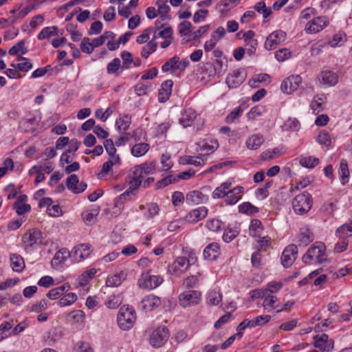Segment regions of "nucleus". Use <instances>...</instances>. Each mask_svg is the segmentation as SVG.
Wrapping results in <instances>:
<instances>
[{
    "instance_id": "f257e3e1",
    "label": "nucleus",
    "mask_w": 352,
    "mask_h": 352,
    "mask_svg": "<svg viewBox=\"0 0 352 352\" xmlns=\"http://www.w3.org/2000/svg\"><path fill=\"white\" fill-rule=\"evenodd\" d=\"M156 163L154 161L145 162L140 165L133 166L129 173V188L124 193L120 195V198L125 199L133 190H136L142 184L143 174H153L155 171Z\"/></svg>"
},
{
    "instance_id": "f03ea898",
    "label": "nucleus",
    "mask_w": 352,
    "mask_h": 352,
    "mask_svg": "<svg viewBox=\"0 0 352 352\" xmlns=\"http://www.w3.org/2000/svg\"><path fill=\"white\" fill-rule=\"evenodd\" d=\"M326 247L320 242L315 243L308 249L302 256V261L306 264L322 263L327 261Z\"/></svg>"
},
{
    "instance_id": "7ed1b4c3",
    "label": "nucleus",
    "mask_w": 352,
    "mask_h": 352,
    "mask_svg": "<svg viewBox=\"0 0 352 352\" xmlns=\"http://www.w3.org/2000/svg\"><path fill=\"white\" fill-rule=\"evenodd\" d=\"M136 319L135 310L132 307L122 306L118 315V324L123 330L131 329Z\"/></svg>"
},
{
    "instance_id": "20e7f679",
    "label": "nucleus",
    "mask_w": 352,
    "mask_h": 352,
    "mask_svg": "<svg viewBox=\"0 0 352 352\" xmlns=\"http://www.w3.org/2000/svg\"><path fill=\"white\" fill-rule=\"evenodd\" d=\"M312 206V199L310 194L303 192L297 195L292 200V208L298 214L307 213Z\"/></svg>"
},
{
    "instance_id": "39448f33",
    "label": "nucleus",
    "mask_w": 352,
    "mask_h": 352,
    "mask_svg": "<svg viewBox=\"0 0 352 352\" xmlns=\"http://www.w3.org/2000/svg\"><path fill=\"white\" fill-rule=\"evenodd\" d=\"M164 281L160 275H152L149 272L142 273L138 279V286L142 289H153L160 286Z\"/></svg>"
},
{
    "instance_id": "423d86ee",
    "label": "nucleus",
    "mask_w": 352,
    "mask_h": 352,
    "mask_svg": "<svg viewBox=\"0 0 352 352\" xmlns=\"http://www.w3.org/2000/svg\"><path fill=\"white\" fill-rule=\"evenodd\" d=\"M329 23V21L327 16H315L306 23L305 31L307 34H316L325 28Z\"/></svg>"
},
{
    "instance_id": "0eeeda50",
    "label": "nucleus",
    "mask_w": 352,
    "mask_h": 352,
    "mask_svg": "<svg viewBox=\"0 0 352 352\" xmlns=\"http://www.w3.org/2000/svg\"><path fill=\"white\" fill-rule=\"evenodd\" d=\"M41 242L42 234L38 230H31L23 236V243L26 251L36 248Z\"/></svg>"
},
{
    "instance_id": "6e6552de",
    "label": "nucleus",
    "mask_w": 352,
    "mask_h": 352,
    "mask_svg": "<svg viewBox=\"0 0 352 352\" xmlns=\"http://www.w3.org/2000/svg\"><path fill=\"white\" fill-rule=\"evenodd\" d=\"M179 121L184 127L190 126L195 123L197 127L199 128L204 124V119L199 116L196 111L192 109H186L182 113Z\"/></svg>"
},
{
    "instance_id": "1a4fd4ad",
    "label": "nucleus",
    "mask_w": 352,
    "mask_h": 352,
    "mask_svg": "<svg viewBox=\"0 0 352 352\" xmlns=\"http://www.w3.org/2000/svg\"><path fill=\"white\" fill-rule=\"evenodd\" d=\"M201 292L196 290L184 292L179 296V304L183 307H187L197 305L201 300Z\"/></svg>"
},
{
    "instance_id": "9d476101",
    "label": "nucleus",
    "mask_w": 352,
    "mask_h": 352,
    "mask_svg": "<svg viewBox=\"0 0 352 352\" xmlns=\"http://www.w3.org/2000/svg\"><path fill=\"white\" fill-rule=\"evenodd\" d=\"M286 33L282 30H276L268 35L264 46L267 50H274L286 39Z\"/></svg>"
},
{
    "instance_id": "9b49d317",
    "label": "nucleus",
    "mask_w": 352,
    "mask_h": 352,
    "mask_svg": "<svg viewBox=\"0 0 352 352\" xmlns=\"http://www.w3.org/2000/svg\"><path fill=\"white\" fill-rule=\"evenodd\" d=\"M168 331L164 327L155 329L150 336V344L154 347H160L168 338Z\"/></svg>"
},
{
    "instance_id": "f8f14e48",
    "label": "nucleus",
    "mask_w": 352,
    "mask_h": 352,
    "mask_svg": "<svg viewBox=\"0 0 352 352\" xmlns=\"http://www.w3.org/2000/svg\"><path fill=\"white\" fill-rule=\"evenodd\" d=\"M92 252L91 245L82 243L75 246L71 252L72 256L77 262L82 261L88 258Z\"/></svg>"
},
{
    "instance_id": "ddd939ff",
    "label": "nucleus",
    "mask_w": 352,
    "mask_h": 352,
    "mask_svg": "<svg viewBox=\"0 0 352 352\" xmlns=\"http://www.w3.org/2000/svg\"><path fill=\"white\" fill-rule=\"evenodd\" d=\"M301 82L302 78L300 76H291L282 82L280 86L281 91L285 94H291L297 90Z\"/></svg>"
},
{
    "instance_id": "4468645a",
    "label": "nucleus",
    "mask_w": 352,
    "mask_h": 352,
    "mask_svg": "<svg viewBox=\"0 0 352 352\" xmlns=\"http://www.w3.org/2000/svg\"><path fill=\"white\" fill-rule=\"evenodd\" d=\"M189 265V261L186 257H179L168 266V271L170 274L179 276L188 270Z\"/></svg>"
},
{
    "instance_id": "2eb2a0df",
    "label": "nucleus",
    "mask_w": 352,
    "mask_h": 352,
    "mask_svg": "<svg viewBox=\"0 0 352 352\" xmlns=\"http://www.w3.org/2000/svg\"><path fill=\"white\" fill-rule=\"evenodd\" d=\"M298 253L297 246L296 245H288L283 252L281 256V263L285 267L292 265L296 260Z\"/></svg>"
},
{
    "instance_id": "dca6fc26",
    "label": "nucleus",
    "mask_w": 352,
    "mask_h": 352,
    "mask_svg": "<svg viewBox=\"0 0 352 352\" xmlns=\"http://www.w3.org/2000/svg\"><path fill=\"white\" fill-rule=\"evenodd\" d=\"M314 346L319 349V352H329L333 348V342L329 340L328 336L324 333L314 337Z\"/></svg>"
},
{
    "instance_id": "f3484780",
    "label": "nucleus",
    "mask_w": 352,
    "mask_h": 352,
    "mask_svg": "<svg viewBox=\"0 0 352 352\" xmlns=\"http://www.w3.org/2000/svg\"><path fill=\"white\" fill-rule=\"evenodd\" d=\"M318 79L322 85L327 87H333L338 82V75L329 70L321 72Z\"/></svg>"
},
{
    "instance_id": "a211bd4d",
    "label": "nucleus",
    "mask_w": 352,
    "mask_h": 352,
    "mask_svg": "<svg viewBox=\"0 0 352 352\" xmlns=\"http://www.w3.org/2000/svg\"><path fill=\"white\" fill-rule=\"evenodd\" d=\"M67 186L74 193H80L86 189L87 184L83 182L79 183L78 176L74 174L67 179Z\"/></svg>"
},
{
    "instance_id": "6ab92c4d",
    "label": "nucleus",
    "mask_w": 352,
    "mask_h": 352,
    "mask_svg": "<svg viewBox=\"0 0 352 352\" xmlns=\"http://www.w3.org/2000/svg\"><path fill=\"white\" fill-rule=\"evenodd\" d=\"M243 192V187L238 186L233 189H229L225 202L227 205H234L241 198Z\"/></svg>"
},
{
    "instance_id": "aec40b11",
    "label": "nucleus",
    "mask_w": 352,
    "mask_h": 352,
    "mask_svg": "<svg viewBox=\"0 0 352 352\" xmlns=\"http://www.w3.org/2000/svg\"><path fill=\"white\" fill-rule=\"evenodd\" d=\"M141 303L142 309L150 311L161 305V300L156 296L148 295L142 299Z\"/></svg>"
},
{
    "instance_id": "412c9836",
    "label": "nucleus",
    "mask_w": 352,
    "mask_h": 352,
    "mask_svg": "<svg viewBox=\"0 0 352 352\" xmlns=\"http://www.w3.org/2000/svg\"><path fill=\"white\" fill-rule=\"evenodd\" d=\"M208 214L206 207H199L190 211L186 217V221L190 223H196L204 219Z\"/></svg>"
},
{
    "instance_id": "4be33fe9",
    "label": "nucleus",
    "mask_w": 352,
    "mask_h": 352,
    "mask_svg": "<svg viewBox=\"0 0 352 352\" xmlns=\"http://www.w3.org/2000/svg\"><path fill=\"white\" fill-rule=\"evenodd\" d=\"M245 80V76L239 71H235L228 75L226 79V83L230 88H236L242 84Z\"/></svg>"
},
{
    "instance_id": "5701e85b",
    "label": "nucleus",
    "mask_w": 352,
    "mask_h": 352,
    "mask_svg": "<svg viewBox=\"0 0 352 352\" xmlns=\"http://www.w3.org/2000/svg\"><path fill=\"white\" fill-rule=\"evenodd\" d=\"M206 200L207 197L198 190L189 192L186 196V203L190 205L200 204Z\"/></svg>"
},
{
    "instance_id": "b1692460",
    "label": "nucleus",
    "mask_w": 352,
    "mask_h": 352,
    "mask_svg": "<svg viewBox=\"0 0 352 352\" xmlns=\"http://www.w3.org/2000/svg\"><path fill=\"white\" fill-rule=\"evenodd\" d=\"M96 273V270L94 268H91L85 271L76 280L74 283L76 287L87 285L89 281L94 278Z\"/></svg>"
},
{
    "instance_id": "393cba45",
    "label": "nucleus",
    "mask_w": 352,
    "mask_h": 352,
    "mask_svg": "<svg viewBox=\"0 0 352 352\" xmlns=\"http://www.w3.org/2000/svg\"><path fill=\"white\" fill-rule=\"evenodd\" d=\"M207 159V156L206 155H199L197 157H192L190 155H186L182 157H180L179 162L182 164H192L195 166H201L204 162Z\"/></svg>"
},
{
    "instance_id": "a878e982",
    "label": "nucleus",
    "mask_w": 352,
    "mask_h": 352,
    "mask_svg": "<svg viewBox=\"0 0 352 352\" xmlns=\"http://www.w3.org/2000/svg\"><path fill=\"white\" fill-rule=\"evenodd\" d=\"M173 82L171 80H167L162 85V87L159 91V100L164 102L167 100L171 94Z\"/></svg>"
},
{
    "instance_id": "bb28decb",
    "label": "nucleus",
    "mask_w": 352,
    "mask_h": 352,
    "mask_svg": "<svg viewBox=\"0 0 352 352\" xmlns=\"http://www.w3.org/2000/svg\"><path fill=\"white\" fill-rule=\"evenodd\" d=\"M264 142V138L260 134H254L246 140V146L249 149L256 150Z\"/></svg>"
},
{
    "instance_id": "cd10ccee",
    "label": "nucleus",
    "mask_w": 352,
    "mask_h": 352,
    "mask_svg": "<svg viewBox=\"0 0 352 352\" xmlns=\"http://www.w3.org/2000/svg\"><path fill=\"white\" fill-rule=\"evenodd\" d=\"M219 246L216 243H212L209 244L204 250V258L213 261L216 259V258L219 255Z\"/></svg>"
},
{
    "instance_id": "c85d7f7f",
    "label": "nucleus",
    "mask_w": 352,
    "mask_h": 352,
    "mask_svg": "<svg viewBox=\"0 0 352 352\" xmlns=\"http://www.w3.org/2000/svg\"><path fill=\"white\" fill-rule=\"evenodd\" d=\"M70 285L68 283L63 284V285L52 289L47 294V296L51 300H55L63 295L65 292L70 289Z\"/></svg>"
},
{
    "instance_id": "c756f323",
    "label": "nucleus",
    "mask_w": 352,
    "mask_h": 352,
    "mask_svg": "<svg viewBox=\"0 0 352 352\" xmlns=\"http://www.w3.org/2000/svg\"><path fill=\"white\" fill-rule=\"evenodd\" d=\"M314 240L313 233L307 228H302L298 236V245L305 247Z\"/></svg>"
},
{
    "instance_id": "7c9ffc66",
    "label": "nucleus",
    "mask_w": 352,
    "mask_h": 352,
    "mask_svg": "<svg viewBox=\"0 0 352 352\" xmlns=\"http://www.w3.org/2000/svg\"><path fill=\"white\" fill-rule=\"evenodd\" d=\"M10 265L12 269L16 272H21L25 267V262L23 257L16 254L10 255Z\"/></svg>"
},
{
    "instance_id": "2f4dec72",
    "label": "nucleus",
    "mask_w": 352,
    "mask_h": 352,
    "mask_svg": "<svg viewBox=\"0 0 352 352\" xmlns=\"http://www.w3.org/2000/svg\"><path fill=\"white\" fill-rule=\"evenodd\" d=\"M126 276V273L123 271L118 274L111 275L107 278L106 285L108 287H118L125 279Z\"/></svg>"
},
{
    "instance_id": "473e14b6",
    "label": "nucleus",
    "mask_w": 352,
    "mask_h": 352,
    "mask_svg": "<svg viewBox=\"0 0 352 352\" xmlns=\"http://www.w3.org/2000/svg\"><path fill=\"white\" fill-rule=\"evenodd\" d=\"M99 212L100 209L98 208H94L90 210L84 212L82 214V217L85 223L88 226L95 223Z\"/></svg>"
},
{
    "instance_id": "72a5a7b5",
    "label": "nucleus",
    "mask_w": 352,
    "mask_h": 352,
    "mask_svg": "<svg viewBox=\"0 0 352 352\" xmlns=\"http://www.w3.org/2000/svg\"><path fill=\"white\" fill-rule=\"evenodd\" d=\"M17 60L20 62L19 63H12L11 67L17 68L21 72H27L32 68V63L31 60L27 58L19 56Z\"/></svg>"
},
{
    "instance_id": "f704fd0d",
    "label": "nucleus",
    "mask_w": 352,
    "mask_h": 352,
    "mask_svg": "<svg viewBox=\"0 0 352 352\" xmlns=\"http://www.w3.org/2000/svg\"><path fill=\"white\" fill-rule=\"evenodd\" d=\"M336 234L340 239L344 240L349 239L352 241V221L338 228L336 231Z\"/></svg>"
},
{
    "instance_id": "c9c22d12",
    "label": "nucleus",
    "mask_w": 352,
    "mask_h": 352,
    "mask_svg": "<svg viewBox=\"0 0 352 352\" xmlns=\"http://www.w3.org/2000/svg\"><path fill=\"white\" fill-rule=\"evenodd\" d=\"M167 0H157L156 5L157 6V12L161 14L160 19L162 21H167L170 19L169 16L167 15L170 11V7L167 5Z\"/></svg>"
},
{
    "instance_id": "e433bc0d",
    "label": "nucleus",
    "mask_w": 352,
    "mask_h": 352,
    "mask_svg": "<svg viewBox=\"0 0 352 352\" xmlns=\"http://www.w3.org/2000/svg\"><path fill=\"white\" fill-rule=\"evenodd\" d=\"M58 35L59 33L58 27L50 26L43 28L38 34V38L39 40H43L45 38H50L53 36H57Z\"/></svg>"
},
{
    "instance_id": "4c0bfd02",
    "label": "nucleus",
    "mask_w": 352,
    "mask_h": 352,
    "mask_svg": "<svg viewBox=\"0 0 352 352\" xmlns=\"http://www.w3.org/2000/svg\"><path fill=\"white\" fill-rule=\"evenodd\" d=\"M231 187V183L228 182H223L220 186L216 188L212 192L214 199L223 198L228 195V192Z\"/></svg>"
},
{
    "instance_id": "58836bf2",
    "label": "nucleus",
    "mask_w": 352,
    "mask_h": 352,
    "mask_svg": "<svg viewBox=\"0 0 352 352\" xmlns=\"http://www.w3.org/2000/svg\"><path fill=\"white\" fill-rule=\"evenodd\" d=\"M326 97L324 94L316 95L314 97L310 107L314 113H318L322 110V105L325 102Z\"/></svg>"
},
{
    "instance_id": "ea45409f",
    "label": "nucleus",
    "mask_w": 352,
    "mask_h": 352,
    "mask_svg": "<svg viewBox=\"0 0 352 352\" xmlns=\"http://www.w3.org/2000/svg\"><path fill=\"white\" fill-rule=\"evenodd\" d=\"M70 256H72L71 252L67 249L63 248L55 254L52 263L55 265L63 263Z\"/></svg>"
},
{
    "instance_id": "a19ab883",
    "label": "nucleus",
    "mask_w": 352,
    "mask_h": 352,
    "mask_svg": "<svg viewBox=\"0 0 352 352\" xmlns=\"http://www.w3.org/2000/svg\"><path fill=\"white\" fill-rule=\"evenodd\" d=\"M250 234L252 236H260L263 230L261 221L258 219H253L250 225Z\"/></svg>"
},
{
    "instance_id": "79ce46f5",
    "label": "nucleus",
    "mask_w": 352,
    "mask_h": 352,
    "mask_svg": "<svg viewBox=\"0 0 352 352\" xmlns=\"http://www.w3.org/2000/svg\"><path fill=\"white\" fill-rule=\"evenodd\" d=\"M149 149V145L146 143L135 144L131 148V153L134 157H139L145 155Z\"/></svg>"
},
{
    "instance_id": "37998d69",
    "label": "nucleus",
    "mask_w": 352,
    "mask_h": 352,
    "mask_svg": "<svg viewBox=\"0 0 352 352\" xmlns=\"http://www.w3.org/2000/svg\"><path fill=\"white\" fill-rule=\"evenodd\" d=\"M336 208V203L333 200L330 199L324 203L321 206L320 211L324 215L332 216Z\"/></svg>"
},
{
    "instance_id": "c03bdc74",
    "label": "nucleus",
    "mask_w": 352,
    "mask_h": 352,
    "mask_svg": "<svg viewBox=\"0 0 352 352\" xmlns=\"http://www.w3.org/2000/svg\"><path fill=\"white\" fill-rule=\"evenodd\" d=\"M346 41V35L343 32H338L335 34L331 40L329 41V45L331 47L341 46Z\"/></svg>"
},
{
    "instance_id": "a18cd8bd",
    "label": "nucleus",
    "mask_w": 352,
    "mask_h": 352,
    "mask_svg": "<svg viewBox=\"0 0 352 352\" xmlns=\"http://www.w3.org/2000/svg\"><path fill=\"white\" fill-rule=\"evenodd\" d=\"M78 299L77 295L75 293H68L58 300V305L60 307L70 306L73 305Z\"/></svg>"
},
{
    "instance_id": "49530a36",
    "label": "nucleus",
    "mask_w": 352,
    "mask_h": 352,
    "mask_svg": "<svg viewBox=\"0 0 352 352\" xmlns=\"http://www.w3.org/2000/svg\"><path fill=\"white\" fill-rule=\"evenodd\" d=\"M157 36L155 35L153 38L147 43L146 46H144L141 52V55L142 57L146 58L148 57L149 54L156 50L157 43L155 39Z\"/></svg>"
},
{
    "instance_id": "de8ad7c7",
    "label": "nucleus",
    "mask_w": 352,
    "mask_h": 352,
    "mask_svg": "<svg viewBox=\"0 0 352 352\" xmlns=\"http://www.w3.org/2000/svg\"><path fill=\"white\" fill-rule=\"evenodd\" d=\"M122 69L121 61L118 58H113L108 65L107 67V73L109 74L119 75L118 70Z\"/></svg>"
},
{
    "instance_id": "09e8293b",
    "label": "nucleus",
    "mask_w": 352,
    "mask_h": 352,
    "mask_svg": "<svg viewBox=\"0 0 352 352\" xmlns=\"http://www.w3.org/2000/svg\"><path fill=\"white\" fill-rule=\"evenodd\" d=\"M299 162L303 167L312 168L319 164V159L311 156L301 157Z\"/></svg>"
},
{
    "instance_id": "8fccbe9b",
    "label": "nucleus",
    "mask_w": 352,
    "mask_h": 352,
    "mask_svg": "<svg viewBox=\"0 0 352 352\" xmlns=\"http://www.w3.org/2000/svg\"><path fill=\"white\" fill-rule=\"evenodd\" d=\"M28 51V48L25 47V41H20L10 49L8 53L11 56H14L17 55L19 52H21V54H25Z\"/></svg>"
},
{
    "instance_id": "3c124183",
    "label": "nucleus",
    "mask_w": 352,
    "mask_h": 352,
    "mask_svg": "<svg viewBox=\"0 0 352 352\" xmlns=\"http://www.w3.org/2000/svg\"><path fill=\"white\" fill-rule=\"evenodd\" d=\"M339 173L341 177V182L342 184H345L348 182L349 176V170L348 168V164L345 160H342L340 162Z\"/></svg>"
},
{
    "instance_id": "603ef678",
    "label": "nucleus",
    "mask_w": 352,
    "mask_h": 352,
    "mask_svg": "<svg viewBox=\"0 0 352 352\" xmlns=\"http://www.w3.org/2000/svg\"><path fill=\"white\" fill-rule=\"evenodd\" d=\"M68 316L75 324H82L85 320V314L82 310H74L68 314Z\"/></svg>"
},
{
    "instance_id": "864d4df0",
    "label": "nucleus",
    "mask_w": 352,
    "mask_h": 352,
    "mask_svg": "<svg viewBox=\"0 0 352 352\" xmlns=\"http://www.w3.org/2000/svg\"><path fill=\"white\" fill-rule=\"evenodd\" d=\"M222 300V295L219 292L211 291L208 293L207 302L210 305H217Z\"/></svg>"
},
{
    "instance_id": "5fc2aeb1",
    "label": "nucleus",
    "mask_w": 352,
    "mask_h": 352,
    "mask_svg": "<svg viewBox=\"0 0 352 352\" xmlns=\"http://www.w3.org/2000/svg\"><path fill=\"white\" fill-rule=\"evenodd\" d=\"M179 61V57L175 56L168 60L162 67V70L164 72H167L170 70L173 72L177 70V65Z\"/></svg>"
},
{
    "instance_id": "6e6d98bb",
    "label": "nucleus",
    "mask_w": 352,
    "mask_h": 352,
    "mask_svg": "<svg viewBox=\"0 0 352 352\" xmlns=\"http://www.w3.org/2000/svg\"><path fill=\"white\" fill-rule=\"evenodd\" d=\"M36 124V119L35 117L26 118L21 121L20 128L24 131H32Z\"/></svg>"
},
{
    "instance_id": "4d7b16f0",
    "label": "nucleus",
    "mask_w": 352,
    "mask_h": 352,
    "mask_svg": "<svg viewBox=\"0 0 352 352\" xmlns=\"http://www.w3.org/2000/svg\"><path fill=\"white\" fill-rule=\"evenodd\" d=\"M130 123L131 118L129 116L125 115L117 119L116 124L117 129L121 131L127 130L129 127Z\"/></svg>"
},
{
    "instance_id": "13d9d810",
    "label": "nucleus",
    "mask_w": 352,
    "mask_h": 352,
    "mask_svg": "<svg viewBox=\"0 0 352 352\" xmlns=\"http://www.w3.org/2000/svg\"><path fill=\"white\" fill-rule=\"evenodd\" d=\"M122 298L120 296L112 295L109 297L105 305L109 309H116L122 304Z\"/></svg>"
},
{
    "instance_id": "bf43d9fd",
    "label": "nucleus",
    "mask_w": 352,
    "mask_h": 352,
    "mask_svg": "<svg viewBox=\"0 0 352 352\" xmlns=\"http://www.w3.org/2000/svg\"><path fill=\"white\" fill-rule=\"evenodd\" d=\"M240 212L252 214L258 212V209L249 202H245L239 206Z\"/></svg>"
},
{
    "instance_id": "052dcab7",
    "label": "nucleus",
    "mask_w": 352,
    "mask_h": 352,
    "mask_svg": "<svg viewBox=\"0 0 352 352\" xmlns=\"http://www.w3.org/2000/svg\"><path fill=\"white\" fill-rule=\"evenodd\" d=\"M254 9L258 13L262 14L264 18H267L272 13L270 8H267L265 3L263 1H259L254 6Z\"/></svg>"
},
{
    "instance_id": "680f3d73",
    "label": "nucleus",
    "mask_w": 352,
    "mask_h": 352,
    "mask_svg": "<svg viewBox=\"0 0 352 352\" xmlns=\"http://www.w3.org/2000/svg\"><path fill=\"white\" fill-rule=\"evenodd\" d=\"M119 157H110V159L107 162L103 164L100 174L105 175L108 173L111 170L112 166L114 164L119 163Z\"/></svg>"
},
{
    "instance_id": "e2e57ef3",
    "label": "nucleus",
    "mask_w": 352,
    "mask_h": 352,
    "mask_svg": "<svg viewBox=\"0 0 352 352\" xmlns=\"http://www.w3.org/2000/svg\"><path fill=\"white\" fill-rule=\"evenodd\" d=\"M177 182V177H175V175H168L164 179H161L160 181H158L155 186L157 188H162L170 184L176 183Z\"/></svg>"
},
{
    "instance_id": "0e129e2a",
    "label": "nucleus",
    "mask_w": 352,
    "mask_h": 352,
    "mask_svg": "<svg viewBox=\"0 0 352 352\" xmlns=\"http://www.w3.org/2000/svg\"><path fill=\"white\" fill-rule=\"evenodd\" d=\"M316 16V10L313 8H307L301 11L300 19L301 21H310Z\"/></svg>"
},
{
    "instance_id": "69168bd1",
    "label": "nucleus",
    "mask_w": 352,
    "mask_h": 352,
    "mask_svg": "<svg viewBox=\"0 0 352 352\" xmlns=\"http://www.w3.org/2000/svg\"><path fill=\"white\" fill-rule=\"evenodd\" d=\"M160 162L162 166V170L165 171L169 170L173 165V163L170 160V155L168 153L162 155Z\"/></svg>"
},
{
    "instance_id": "338daca9",
    "label": "nucleus",
    "mask_w": 352,
    "mask_h": 352,
    "mask_svg": "<svg viewBox=\"0 0 352 352\" xmlns=\"http://www.w3.org/2000/svg\"><path fill=\"white\" fill-rule=\"evenodd\" d=\"M121 58L123 60L122 69L130 68L131 67L132 63L133 62L132 54L129 52L124 51L121 54Z\"/></svg>"
},
{
    "instance_id": "774afa93",
    "label": "nucleus",
    "mask_w": 352,
    "mask_h": 352,
    "mask_svg": "<svg viewBox=\"0 0 352 352\" xmlns=\"http://www.w3.org/2000/svg\"><path fill=\"white\" fill-rule=\"evenodd\" d=\"M192 24L190 22L185 21L179 25V32L182 36H188L191 33Z\"/></svg>"
}]
</instances>
